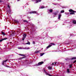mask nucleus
<instances>
[{"mask_svg": "<svg viewBox=\"0 0 76 76\" xmlns=\"http://www.w3.org/2000/svg\"><path fill=\"white\" fill-rule=\"evenodd\" d=\"M44 63V61H41V62H39L38 64H36V65L37 66H40V65H42V64Z\"/></svg>", "mask_w": 76, "mask_h": 76, "instance_id": "f257e3e1", "label": "nucleus"}, {"mask_svg": "<svg viewBox=\"0 0 76 76\" xmlns=\"http://www.w3.org/2000/svg\"><path fill=\"white\" fill-rule=\"evenodd\" d=\"M26 34H24L23 35V37L22 38L23 41V40H24V39H25L26 38Z\"/></svg>", "mask_w": 76, "mask_h": 76, "instance_id": "f03ea898", "label": "nucleus"}, {"mask_svg": "<svg viewBox=\"0 0 76 76\" xmlns=\"http://www.w3.org/2000/svg\"><path fill=\"white\" fill-rule=\"evenodd\" d=\"M30 14H32V13H33L34 14H35L37 13V12L36 11H32L31 12H29Z\"/></svg>", "mask_w": 76, "mask_h": 76, "instance_id": "7ed1b4c3", "label": "nucleus"}, {"mask_svg": "<svg viewBox=\"0 0 76 76\" xmlns=\"http://www.w3.org/2000/svg\"><path fill=\"white\" fill-rule=\"evenodd\" d=\"M14 22L15 23H17V24L18 23H18H19V21L17 20H14Z\"/></svg>", "mask_w": 76, "mask_h": 76, "instance_id": "20e7f679", "label": "nucleus"}, {"mask_svg": "<svg viewBox=\"0 0 76 76\" xmlns=\"http://www.w3.org/2000/svg\"><path fill=\"white\" fill-rule=\"evenodd\" d=\"M8 61V60H7V59L4 60V61H3L2 62V64L3 65H4V63H5V62H6L7 61Z\"/></svg>", "mask_w": 76, "mask_h": 76, "instance_id": "39448f33", "label": "nucleus"}, {"mask_svg": "<svg viewBox=\"0 0 76 76\" xmlns=\"http://www.w3.org/2000/svg\"><path fill=\"white\" fill-rule=\"evenodd\" d=\"M7 39V38H5L4 39H1L0 40V42H2L3 41H4V40H6V39Z\"/></svg>", "mask_w": 76, "mask_h": 76, "instance_id": "423d86ee", "label": "nucleus"}, {"mask_svg": "<svg viewBox=\"0 0 76 76\" xmlns=\"http://www.w3.org/2000/svg\"><path fill=\"white\" fill-rule=\"evenodd\" d=\"M36 1L37 3H39V2H41V0H36Z\"/></svg>", "mask_w": 76, "mask_h": 76, "instance_id": "0eeeda50", "label": "nucleus"}, {"mask_svg": "<svg viewBox=\"0 0 76 76\" xmlns=\"http://www.w3.org/2000/svg\"><path fill=\"white\" fill-rule=\"evenodd\" d=\"M51 46H52V45H49L48 47H47L46 48H47V49H48V48H49L51 47Z\"/></svg>", "mask_w": 76, "mask_h": 76, "instance_id": "6e6552de", "label": "nucleus"}, {"mask_svg": "<svg viewBox=\"0 0 76 76\" xmlns=\"http://www.w3.org/2000/svg\"><path fill=\"white\" fill-rule=\"evenodd\" d=\"M61 16V14H59L58 15V19H60V17Z\"/></svg>", "mask_w": 76, "mask_h": 76, "instance_id": "1a4fd4ad", "label": "nucleus"}, {"mask_svg": "<svg viewBox=\"0 0 76 76\" xmlns=\"http://www.w3.org/2000/svg\"><path fill=\"white\" fill-rule=\"evenodd\" d=\"M72 22L73 23H74V24H76V21L75 20H73L72 21Z\"/></svg>", "mask_w": 76, "mask_h": 76, "instance_id": "9d476101", "label": "nucleus"}, {"mask_svg": "<svg viewBox=\"0 0 76 76\" xmlns=\"http://www.w3.org/2000/svg\"><path fill=\"white\" fill-rule=\"evenodd\" d=\"M69 12H73V10L72 9H70L69 10Z\"/></svg>", "mask_w": 76, "mask_h": 76, "instance_id": "9b49d317", "label": "nucleus"}, {"mask_svg": "<svg viewBox=\"0 0 76 76\" xmlns=\"http://www.w3.org/2000/svg\"><path fill=\"white\" fill-rule=\"evenodd\" d=\"M49 11L50 13H52L53 11V10L52 9H50L49 10Z\"/></svg>", "mask_w": 76, "mask_h": 76, "instance_id": "f8f14e48", "label": "nucleus"}, {"mask_svg": "<svg viewBox=\"0 0 76 76\" xmlns=\"http://www.w3.org/2000/svg\"><path fill=\"white\" fill-rule=\"evenodd\" d=\"M1 33L3 35H6V34H5V33H4V32L3 31H1Z\"/></svg>", "mask_w": 76, "mask_h": 76, "instance_id": "ddd939ff", "label": "nucleus"}, {"mask_svg": "<svg viewBox=\"0 0 76 76\" xmlns=\"http://www.w3.org/2000/svg\"><path fill=\"white\" fill-rule=\"evenodd\" d=\"M26 44H28V45H30V44H31V43H30V42H29V41H28V42L26 43Z\"/></svg>", "mask_w": 76, "mask_h": 76, "instance_id": "4468645a", "label": "nucleus"}, {"mask_svg": "<svg viewBox=\"0 0 76 76\" xmlns=\"http://www.w3.org/2000/svg\"><path fill=\"white\" fill-rule=\"evenodd\" d=\"M76 57H74L72 58V60H76Z\"/></svg>", "mask_w": 76, "mask_h": 76, "instance_id": "2eb2a0df", "label": "nucleus"}, {"mask_svg": "<svg viewBox=\"0 0 76 76\" xmlns=\"http://www.w3.org/2000/svg\"><path fill=\"white\" fill-rule=\"evenodd\" d=\"M44 8H45L44 6H42L41 7L39 8V9H44Z\"/></svg>", "mask_w": 76, "mask_h": 76, "instance_id": "dca6fc26", "label": "nucleus"}, {"mask_svg": "<svg viewBox=\"0 0 76 76\" xmlns=\"http://www.w3.org/2000/svg\"><path fill=\"white\" fill-rule=\"evenodd\" d=\"M75 14L73 12H72L70 13V15H75Z\"/></svg>", "mask_w": 76, "mask_h": 76, "instance_id": "f3484780", "label": "nucleus"}, {"mask_svg": "<svg viewBox=\"0 0 76 76\" xmlns=\"http://www.w3.org/2000/svg\"><path fill=\"white\" fill-rule=\"evenodd\" d=\"M39 50H38V51L37 50L35 52V53H36V54H37V53H39Z\"/></svg>", "mask_w": 76, "mask_h": 76, "instance_id": "a211bd4d", "label": "nucleus"}, {"mask_svg": "<svg viewBox=\"0 0 76 76\" xmlns=\"http://www.w3.org/2000/svg\"><path fill=\"white\" fill-rule=\"evenodd\" d=\"M72 64L69 65V68H72Z\"/></svg>", "mask_w": 76, "mask_h": 76, "instance_id": "6ab92c4d", "label": "nucleus"}, {"mask_svg": "<svg viewBox=\"0 0 76 76\" xmlns=\"http://www.w3.org/2000/svg\"><path fill=\"white\" fill-rule=\"evenodd\" d=\"M44 54V53H40V56H42Z\"/></svg>", "mask_w": 76, "mask_h": 76, "instance_id": "aec40b11", "label": "nucleus"}, {"mask_svg": "<svg viewBox=\"0 0 76 76\" xmlns=\"http://www.w3.org/2000/svg\"><path fill=\"white\" fill-rule=\"evenodd\" d=\"M49 69V70H51V69H52V67H48Z\"/></svg>", "mask_w": 76, "mask_h": 76, "instance_id": "412c9836", "label": "nucleus"}, {"mask_svg": "<svg viewBox=\"0 0 76 76\" xmlns=\"http://www.w3.org/2000/svg\"><path fill=\"white\" fill-rule=\"evenodd\" d=\"M67 72L68 73H70V71H69V69H67Z\"/></svg>", "mask_w": 76, "mask_h": 76, "instance_id": "4be33fe9", "label": "nucleus"}, {"mask_svg": "<svg viewBox=\"0 0 76 76\" xmlns=\"http://www.w3.org/2000/svg\"><path fill=\"white\" fill-rule=\"evenodd\" d=\"M61 13H64V10H62L61 11Z\"/></svg>", "mask_w": 76, "mask_h": 76, "instance_id": "5701e85b", "label": "nucleus"}, {"mask_svg": "<svg viewBox=\"0 0 76 76\" xmlns=\"http://www.w3.org/2000/svg\"><path fill=\"white\" fill-rule=\"evenodd\" d=\"M50 44H51V45H55V44L54 43H51Z\"/></svg>", "mask_w": 76, "mask_h": 76, "instance_id": "b1692460", "label": "nucleus"}, {"mask_svg": "<svg viewBox=\"0 0 76 76\" xmlns=\"http://www.w3.org/2000/svg\"><path fill=\"white\" fill-rule=\"evenodd\" d=\"M25 49H26V50H29V47L28 48H25Z\"/></svg>", "mask_w": 76, "mask_h": 76, "instance_id": "393cba45", "label": "nucleus"}, {"mask_svg": "<svg viewBox=\"0 0 76 76\" xmlns=\"http://www.w3.org/2000/svg\"><path fill=\"white\" fill-rule=\"evenodd\" d=\"M35 41H33V44H35Z\"/></svg>", "mask_w": 76, "mask_h": 76, "instance_id": "a878e982", "label": "nucleus"}, {"mask_svg": "<svg viewBox=\"0 0 76 76\" xmlns=\"http://www.w3.org/2000/svg\"><path fill=\"white\" fill-rule=\"evenodd\" d=\"M76 63V60H75L73 62V63Z\"/></svg>", "mask_w": 76, "mask_h": 76, "instance_id": "bb28decb", "label": "nucleus"}, {"mask_svg": "<svg viewBox=\"0 0 76 76\" xmlns=\"http://www.w3.org/2000/svg\"><path fill=\"white\" fill-rule=\"evenodd\" d=\"M54 14L55 16H56L57 15V13H54Z\"/></svg>", "mask_w": 76, "mask_h": 76, "instance_id": "cd10ccee", "label": "nucleus"}, {"mask_svg": "<svg viewBox=\"0 0 76 76\" xmlns=\"http://www.w3.org/2000/svg\"><path fill=\"white\" fill-rule=\"evenodd\" d=\"M8 8H9V9L10 8V6L9 5H8Z\"/></svg>", "mask_w": 76, "mask_h": 76, "instance_id": "c85d7f7f", "label": "nucleus"}, {"mask_svg": "<svg viewBox=\"0 0 76 76\" xmlns=\"http://www.w3.org/2000/svg\"><path fill=\"white\" fill-rule=\"evenodd\" d=\"M73 13H76V11H73Z\"/></svg>", "mask_w": 76, "mask_h": 76, "instance_id": "c756f323", "label": "nucleus"}, {"mask_svg": "<svg viewBox=\"0 0 76 76\" xmlns=\"http://www.w3.org/2000/svg\"><path fill=\"white\" fill-rule=\"evenodd\" d=\"M19 56H22V54H19Z\"/></svg>", "mask_w": 76, "mask_h": 76, "instance_id": "7c9ffc66", "label": "nucleus"}, {"mask_svg": "<svg viewBox=\"0 0 76 76\" xmlns=\"http://www.w3.org/2000/svg\"><path fill=\"white\" fill-rule=\"evenodd\" d=\"M19 60H21V59H22V58H19Z\"/></svg>", "mask_w": 76, "mask_h": 76, "instance_id": "2f4dec72", "label": "nucleus"}, {"mask_svg": "<svg viewBox=\"0 0 76 76\" xmlns=\"http://www.w3.org/2000/svg\"><path fill=\"white\" fill-rule=\"evenodd\" d=\"M25 57H25V56L23 57H22V58H25Z\"/></svg>", "mask_w": 76, "mask_h": 76, "instance_id": "473e14b6", "label": "nucleus"}, {"mask_svg": "<svg viewBox=\"0 0 76 76\" xmlns=\"http://www.w3.org/2000/svg\"><path fill=\"white\" fill-rule=\"evenodd\" d=\"M22 56H25V55L22 54Z\"/></svg>", "mask_w": 76, "mask_h": 76, "instance_id": "72a5a7b5", "label": "nucleus"}, {"mask_svg": "<svg viewBox=\"0 0 76 76\" xmlns=\"http://www.w3.org/2000/svg\"><path fill=\"white\" fill-rule=\"evenodd\" d=\"M44 72H45V73H46V71H45V69H44Z\"/></svg>", "mask_w": 76, "mask_h": 76, "instance_id": "f704fd0d", "label": "nucleus"}, {"mask_svg": "<svg viewBox=\"0 0 76 76\" xmlns=\"http://www.w3.org/2000/svg\"><path fill=\"white\" fill-rule=\"evenodd\" d=\"M24 22H27V20H24Z\"/></svg>", "mask_w": 76, "mask_h": 76, "instance_id": "c9c22d12", "label": "nucleus"}, {"mask_svg": "<svg viewBox=\"0 0 76 76\" xmlns=\"http://www.w3.org/2000/svg\"><path fill=\"white\" fill-rule=\"evenodd\" d=\"M48 75L49 76H51V75H50V74H48Z\"/></svg>", "mask_w": 76, "mask_h": 76, "instance_id": "e433bc0d", "label": "nucleus"}, {"mask_svg": "<svg viewBox=\"0 0 76 76\" xmlns=\"http://www.w3.org/2000/svg\"><path fill=\"white\" fill-rule=\"evenodd\" d=\"M13 33H12V34H15V31H14L13 32Z\"/></svg>", "mask_w": 76, "mask_h": 76, "instance_id": "4c0bfd02", "label": "nucleus"}, {"mask_svg": "<svg viewBox=\"0 0 76 76\" xmlns=\"http://www.w3.org/2000/svg\"><path fill=\"white\" fill-rule=\"evenodd\" d=\"M49 74L48 73L46 74V75H48Z\"/></svg>", "mask_w": 76, "mask_h": 76, "instance_id": "58836bf2", "label": "nucleus"}, {"mask_svg": "<svg viewBox=\"0 0 76 76\" xmlns=\"http://www.w3.org/2000/svg\"><path fill=\"white\" fill-rule=\"evenodd\" d=\"M0 2H2V1L0 0Z\"/></svg>", "mask_w": 76, "mask_h": 76, "instance_id": "ea45409f", "label": "nucleus"}, {"mask_svg": "<svg viewBox=\"0 0 76 76\" xmlns=\"http://www.w3.org/2000/svg\"><path fill=\"white\" fill-rule=\"evenodd\" d=\"M52 65H54V63H52Z\"/></svg>", "mask_w": 76, "mask_h": 76, "instance_id": "a19ab883", "label": "nucleus"}, {"mask_svg": "<svg viewBox=\"0 0 76 76\" xmlns=\"http://www.w3.org/2000/svg\"><path fill=\"white\" fill-rule=\"evenodd\" d=\"M55 65L56 64V63L55 62Z\"/></svg>", "mask_w": 76, "mask_h": 76, "instance_id": "79ce46f5", "label": "nucleus"}, {"mask_svg": "<svg viewBox=\"0 0 76 76\" xmlns=\"http://www.w3.org/2000/svg\"><path fill=\"white\" fill-rule=\"evenodd\" d=\"M17 1H19V0H17Z\"/></svg>", "mask_w": 76, "mask_h": 76, "instance_id": "37998d69", "label": "nucleus"}, {"mask_svg": "<svg viewBox=\"0 0 76 76\" xmlns=\"http://www.w3.org/2000/svg\"><path fill=\"white\" fill-rule=\"evenodd\" d=\"M18 49H20V48H18Z\"/></svg>", "mask_w": 76, "mask_h": 76, "instance_id": "c03bdc74", "label": "nucleus"}, {"mask_svg": "<svg viewBox=\"0 0 76 76\" xmlns=\"http://www.w3.org/2000/svg\"><path fill=\"white\" fill-rule=\"evenodd\" d=\"M55 63H56V64L57 63V62H56Z\"/></svg>", "mask_w": 76, "mask_h": 76, "instance_id": "a18cd8bd", "label": "nucleus"}]
</instances>
